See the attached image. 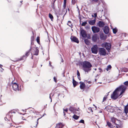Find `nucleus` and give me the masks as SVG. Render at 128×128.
<instances>
[{
  "instance_id": "nucleus-1",
  "label": "nucleus",
  "mask_w": 128,
  "mask_h": 128,
  "mask_svg": "<svg viewBox=\"0 0 128 128\" xmlns=\"http://www.w3.org/2000/svg\"><path fill=\"white\" fill-rule=\"evenodd\" d=\"M82 66L84 70L87 72L91 70V68L92 66L91 63L86 61H84L82 62Z\"/></svg>"
},
{
  "instance_id": "nucleus-2",
  "label": "nucleus",
  "mask_w": 128,
  "mask_h": 128,
  "mask_svg": "<svg viewBox=\"0 0 128 128\" xmlns=\"http://www.w3.org/2000/svg\"><path fill=\"white\" fill-rule=\"evenodd\" d=\"M99 54L100 56H105L106 54V50L104 48H100L98 50Z\"/></svg>"
},
{
  "instance_id": "nucleus-3",
  "label": "nucleus",
  "mask_w": 128,
  "mask_h": 128,
  "mask_svg": "<svg viewBox=\"0 0 128 128\" xmlns=\"http://www.w3.org/2000/svg\"><path fill=\"white\" fill-rule=\"evenodd\" d=\"M118 90L116 89L113 92L111 96V98L114 100H116L118 97Z\"/></svg>"
},
{
  "instance_id": "nucleus-4",
  "label": "nucleus",
  "mask_w": 128,
  "mask_h": 128,
  "mask_svg": "<svg viewBox=\"0 0 128 128\" xmlns=\"http://www.w3.org/2000/svg\"><path fill=\"white\" fill-rule=\"evenodd\" d=\"M111 121L116 124L119 126L120 124V121L118 120L114 117H112L111 118Z\"/></svg>"
},
{
  "instance_id": "nucleus-5",
  "label": "nucleus",
  "mask_w": 128,
  "mask_h": 128,
  "mask_svg": "<svg viewBox=\"0 0 128 128\" xmlns=\"http://www.w3.org/2000/svg\"><path fill=\"white\" fill-rule=\"evenodd\" d=\"M98 47L97 45H94L91 48V50L92 53L96 54L98 52Z\"/></svg>"
},
{
  "instance_id": "nucleus-6",
  "label": "nucleus",
  "mask_w": 128,
  "mask_h": 128,
  "mask_svg": "<svg viewBox=\"0 0 128 128\" xmlns=\"http://www.w3.org/2000/svg\"><path fill=\"white\" fill-rule=\"evenodd\" d=\"M31 50L32 51V53L31 54L32 55L33 54L34 55H38L39 52L38 50L36 48L34 47L32 48Z\"/></svg>"
},
{
  "instance_id": "nucleus-7",
  "label": "nucleus",
  "mask_w": 128,
  "mask_h": 128,
  "mask_svg": "<svg viewBox=\"0 0 128 128\" xmlns=\"http://www.w3.org/2000/svg\"><path fill=\"white\" fill-rule=\"evenodd\" d=\"M103 46L106 48L108 51L110 50L111 48V44L110 43L105 42L103 44Z\"/></svg>"
},
{
  "instance_id": "nucleus-8",
  "label": "nucleus",
  "mask_w": 128,
  "mask_h": 128,
  "mask_svg": "<svg viewBox=\"0 0 128 128\" xmlns=\"http://www.w3.org/2000/svg\"><path fill=\"white\" fill-rule=\"evenodd\" d=\"M91 28L94 33H98L100 31V28L96 26H93Z\"/></svg>"
},
{
  "instance_id": "nucleus-9",
  "label": "nucleus",
  "mask_w": 128,
  "mask_h": 128,
  "mask_svg": "<svg viewBox=\"0 0 128 128\" xmlns=\"http://www.w3.org/2000/svg\"><path fill=\"white\" fill-rule=\"evenodd\" d=\"M126 87L124 85H121L119 87L116 88V90H117L118 91L120 90H122V92H124L126 90Z\"/></svg>"
},
{
  "instance_id": "nucleus-10",
  "label": "nucleus",
  "mask_w": 128,
  "mask_h": 128,
  "mask_svg": "<svg viewBox=\"0 0 128 128\" xmlns=\"http://www.w3.org/2000/svg\"><path fill=\"white\" fill-rule=\"evenodd\" d=\"M13 89L15 91H19V88H18V85L16 82L14 83L12 85Z\"/></svg>"
},
{
  "instance_id": "nucleus-11",
  "label": "nucleus",
  "mask_w": 128,
  "mask_h": 128,
  "mask_svg": "<svg viewBox=\"0 0 128 128\" xmlns=\"http://www.w3.org/2000/svg\"><path fill=\"white\" fill-rule=\"evenodd\" d=\"M70 39L72 42H76L78 44L79 43V41L78 39L75 36H71L70 38Z\"/></svg>"
},
{
  "instance_id": "nucleus-12",
  "label": "nucleus",
  "mask_w": 128,
  "mask_h": 128,
  "mask_svg": "<svg viewBox=\"0 0 128 128\" xmlns=\"http://www.w3.org/2000/svg\"><path fill=\"white\" fill-rule=\"evenodd\" d=\"M32 49V46H30V49L27 52H26V53L25 55H24L22 57V58H21L19 60H22L24 58H26V57L28 56V55L29 54L30 51Z\"/></svg>"
},
{
  "instance_id": "nucleus-13",
  "label": "nucleus",
  "mask_w": 128,
  "mask_h": 128,
  "mask_svg": "<svg viewBox=\"0 0 128 128\" xmlns=\"http://www.w3.org/2000/svg\"><path fill=\"white\" fill-rule=\"evenodd\" d=\"M104 33L106 34H108L109 32V28L107 26H105L103 29Z\"/></svg>"
},
{
  "instance_id": "nucleus-14",
  "label": "nucleus",
  "mask_w": 128,
  "mask_h": 128,
  "mask_svg": "<svg viewBox=\"0 0 128 128\" xmlns=\"http://www.w3.org/2000/svg\"><path fill=\"white\" fill-rule=\"evenodd\" d=\"M64 125L62 123L60 122L56 124L55 128H62Z\"/></svg>"
},
{
  "instance_id": "nucleus-15",
  "label": "nucleus",
  "mask_w": 128,
  "mask_h": 128,
  "mask_svg": "<svg viewBox=\"0 0 128 128\" xmlns=\"http://www.w3.org/2000/svg\"><path fill=\"white\" fill-rule=\"evenodd\" d=\"M80 33L82 36L83 38H85L87 36L85 31L83 29L81 30Z\"/></svg>"
},
{
  "instance_id": "nucleus-16",
  "label": "nucleus",
  "mask_w": 128,
  "mask_h": 128,
  "mask_svg": "<svg viewBox=\"0 0 128 128\" xmlns=\"http://www.w3.org/2000/svg\"><path fill=\"white\" fill-rule=\"evenodd\" d=\"M12 112H9L8 114H7L6 116V117L5 118V120H8L9 119L8 118H11V114Z\"/></svg>"
},
{
  "instance_id": "nucleus-17",
  "label": "nucleus",
  "mask_w": 128,
  "mask_h": 128,
  "mask_svg": "<svg viewBox=\"0 0 128 128\" xmlns=\"http://www.w3.org/2000/svg\"><path fill=\"white\" fill-rule=\"evenodd\" d=\"M124 111L126 113V118H127L128 117V116L127 114L128 113V104L124 108Z\"/></svg>"
},
{
  "instance_id": "nucleus-18",
  "label": "nucleus",
  "mask_w": 128,
  "mask_h": 128,
  "mask_svg": "<svg viewBox=\"0 0 128 128\" xmlns=\"http://www.w3.org/2000/svg\"><path fill=\"white\" fill-rule=\"evenodd\" d=\"M98 24L100 27L102 28L104 26L105 24L103 22L100 21L98 22Z\"/></svg>"
},
{
  "instance_id": "nucleus-19",
  "label": "nucleus",
  "mask_w": 128,
  "mask_h": 128,
  "mask_svg": "<svg viewBox=\"0 0 128 128\" xmlns=\"http://www.w3.org/2000/svg\"><path fill=\"white\" fill-rule=\"evenodd\" d=\"M80 89H84L85 87V84L82 82H80Z\"/></svg>"
},
{
  "instance_id": "nucleus-20",
  "label": "nucleus",
  "mask_w": 128,
  "mask_h": 128,
  "mask_svg": "<svg viewBox=\"0 0 128 128\" xmlns=\"http://www.w3.org/2000/svg\"><path fill=\"white\" fill-rule=\"evenodd\" d=\"M96 22V19L94 20H91L89 22V24L90 25H93Z\"/></svg>"
},
{
  "instance_id": "nucleus-21",
  "label": "nucleus",
  "mask_w": 128,
  "mask_h": 128,
  "mask_svg": "<svg viewBox=\"0 0 128 128\" xmlns=\"http://www.w3.org/2000/svg\"><path fill=\"white\" fill-rule=\"evenodd\" d=\"M73 78L72 79V82L73 85L74 87H75L77 84V82L74 80V76H73Z\"/></svg>"
},
{
  "instance_id": "nucleus-22",
  "label": "nucleus",
  "mask_w": 128,
  "mask_h": 128,
  "mask_svg": "<svg viewBox=\"0 0 128 128\" xmlns=\"http://www.w3.org/2000/svg\"><path fill=\"white\" fill-rule=\"evenodd\" d=\"M97 37L96 36L93 35L92 36V40L94 42H96L97 41Z\"/></svg>"
},
{
  "instance_id": "nucleus-23",
  "label": "nucleus",
  "mask_w": 128,
  "mask_h": 128,
  "mask_svg": "<svg viewBox=\"0 0 128 128\" xmlns=\"http://www.w3.org/2000/svg\"><path fill=\"white\" fill-rule=\"evenodd\" d=\"M84 42L85 44L87 45H89L90 44V42L89 40L87 39H85L84 40Z\"/></svg>"
},
{
  "instance_id": "nucleus-24",
  "label": "nucleus",
  "mask_w": 128,
  "mask_h": 128,
  "mask_svg": "<svg viewBox=\"0 0 128 128\" xmlns=\"http://www.w3.org/2000/svg\"><path fill=\"white\" fill-rule=\"evenodd\" d=\"M121 71L125 72H128V68H123L122 69Z\"/></svg>"
},
{
  "instance_id": "nucleus-25",
  "label": "nucleus",
  "mask_w": 128,
  "mask_h": 128,
  "mask_svg": "<svg viewBox=\"0 0 128 128\" xmlns=\"http://www.w3.org/2000/svg\"><path fill=\"white\" fill-rule=\"evenodd\" d=\"M72 118L76 120H77L79 118V116H77L76 114H74Z\"/></svg>"
},
{
  "instance_id": "nucleus-26",
  "label": "nucleus",
  "mask_w": 128,
  "mask_h": 128,
  "mask_svg": "<svg viewBox=\"0 0 128 128\" xmlns=\"http://www.w3.org/2000/svg\"><path fill=\"white\" fill-rule=\"evenodd\" d=\"M118 30L116 28L112 29V31L113 33L114 34H116Z\"/></svg>"
},
{
  "instance_id": "nucleus-27",
  "label": "nucleus",
  "mask_w": 128,
  "mask_h": 128,
  "mask_svg": "<svg viewBox=\"0 0 128 128\" xmlns=\"http://www.w3.org/2000/svg\"><path fill=\"white\" fill-rule=\"evenodd\" d=\"M111 68L112 66L110 65H108L107 66V68H106V70H107V71H108L111 69Z\"/></svg>"
},
{
  "instance_id": "nucleus-28",
  "label": "nucleus",
  "mask_w": 128,
  "mask_h": 128,
  "mask_svg": "<svg viewBox=\"0 0 128 128\" xmlns=\"http://www.w3.org/2000/svg\"><path fill=\"white\" fill-rule=\"evenodd\" d=\"M69 110L71 112H74V107L71 106Z\"/></svg>"
},
{
  "instance_id": "nucleus-29",
  "label": "nucleus",
  "mask_w": 128,
  "mask_h": 128,
  "mask_svg": "<svg viewBox=\"0 0 128 128\" xmlns=\"http://www.w3.org/2000/svg\"><path fill=\"white\" fill-rule=\"evenodd\" d=\"M49 18L51 19V20H52L53 19V17L52 15L50 13L49 14Z\"/></svg>"
},
{
  "instance_id": "nucleus-30",
  "label": "nucleus",
  "mask_w": 128,
  "mask_h": 128,
  "mask_svg": "<svg viewBox=\"0 0 128 128\" xmlns=\"http://www.w3.org/2000/svg\"><path fill=\"white\" fill-rule=\"evenodd\" d=\"M110 107H111L110 106H107L106 107L105 109H106V110L108 111V110H110L109 109H110Z\"/></svg>"
},
{
  "instance_id": "nucleus-31",
  "label": "nucleus",
  "mask_w": 128,
  "mask_h": 128,
  "mask_svg": "<svg viewBox=\"0 0 128 128\" xmlns=\"http://www.w3.org/2000/svg\"><path fill=\"white\" fill-rule=\"evenodd\" d=\"M36 41L39 44L40 43V37L39 36H38L36 38Z\"/></svg>"
},
{
  "instance_id": "nucleus-32",
  "label": "nucleus",
  "mask_w": 128,
  "mask_h": 128,
  "mask_svg": "<svg viewBox=\"0 0 128 128\" xmlns=\"http://www.w3.org/2000/svg\"><path fill=\"white\" fill-rule=\"evenodd\" d=\"M87 24V22H83L82 24V26H85Z\"/></svg>"
},
{
  "instance_id": "nucleus-33",
  "label": "nucleus",
  "mask_w": 128,
  "mask_h": 128,
  "mask_svg": "<svg viewBox=\"0 0 128 128\" xmlns=\"http://www.w3.org/2000/svg\"><path fill=\"white\" fill-rule=\"evenodd\" d=\"M107 124L108 125V126L110 127L111 126L112 124H111L109 122H107Z\"/></svg>"
},
{
  "instance_id": "nucleus-34",
  "label": "nucleus",
  "mask_w": 128,
  "mask_h": 128,
  "mask_svg": "<svg viewBox=\"0 0 128 128\" xmlns=\"http://www.w3.org/2000/svg\"><path fill=\"white\" fill-rule=\"evenodd\" d=\"M68 25L70 26H72L71 22L70 21H68Z\"/></svg>"
},
{
  "instance_id": "nucleus-35",
  "label": "nucleus",
  "mask_w": 128,
  "mask_h": 128,
  "mask_svg": "<svg viewBox=\"0 0 128 128\" xmlns=\"http://www.w3.org/2000/svg\"><path fill=\"white\" fill-rule=\"evenodd\" d=\"M77 74L78 76V78L79 77L80 78V72H79V71L78 70H77Z\"/></svg>"
},
{
  "instance_id": "nucleus-36",
  "label": "nucleus",
  "mask_w": 128,
  "mask_h": 128,
  "mask_svg": "<svg viewBox=\"0 0 128 128\" xmlns=\"http://www.w3.org/2000/svg\"><path fill=\"white\" fill-rule=\"evenodd\" d=\"M34 40V36H32L31 37V46L32 45V41Z\"/></svg>"
},
{
  "instance_id": "nucleus-37",
  "label": "nucleus",
  "mask_w": 128,
  "mask_h": 128,
  "mask_svg": "<svg viewBox=\"0 0 128 128\" xmlns=\"http://www.w3.org/2000/svg\"><path fill=\"white\" fill-rule=\"evenodd\" d=\"M88 110H89V111L90 112H93L92 110L91 107H89V108H88Z\"/></svg>"
},
{
  "instance_id": "nucleus-38",
  "label": "nucleus",
  "mask_w": 128,
  "mask_h": 128,
  "mask_svg": "<svg viewBox=\"0 0 128 128\" xmlns=\"http://www.w3.org/2000/svg\"><path fill=\"white\" fill-rule=\"evenodd\" d=\"M79 123H82L83 124L84 123V121L83 120H81L79 122Z\"/></svg>"
},
{
  "instance_id": "nucleus-39",
  "label": "nucleus",
  "mask_w": 128,
  "mask_h": 128,
  "mask_svg": "<svg viewBox=\"0 0 128 128\" xmlns=\"http://www.w3.org/2000/svg\"><path fill=\"white\" fill-rule=\"evenodd\" d=\"M124 84L126 86L128 85V81H126L124 82Z\"/></svg>"
},
{
  "instance_id": "nucleus-40",
  "label": "nucleus",
  "mask_w": 128,
  "mask_h": 128,
  "mask_svg": "<svg viewBox=\"0 0 128 128\" xmlns=\"http://www.w3.org/2000/svg\"><path fill=\"white\" fill-rule=\"evenodd\" d=\"M30 113H33L34 114H35L36 112L34 110H30Z\"/></svg>"
},
{
  "instance_id": "nucleus-41",
  "label": "nucleus",
  "mask_w": 128,
  "mask_h": 128,
  "mask_svg": "<svg viewBox=\"0 0 128 128\" xmlns=\"http://www.w3.org/2000/svg\"><path fill=\"white\" fill-rule=\"evenodd\" d=\"M100 38L101 39H104V36L103 34L101 35L100 36Z\"/></svg>"
},
{
  "instance_id": "nucleus-42",
  "label": "nucleus",
  "mask_w": 128,
  "mask_h": 128,
  "mask_svg": "<svg viewBox=\"0 0 128 128\" xmlns=\"http://www.w3.org/2000/svg\"><path fill=\"white\" fill-rule=\"evenodd\" d=\"M51 6L52 8L53 9H55L54 6V3H52Z\"/></svg>"
},
{
  "instance_id": "nucleus-43",
  "label": "nucleus",
  "mask_w": 128,
  "mask_h": 128,
  "mask_svg": "<svg viewBox=\"0 0 128 128\" xmlns=\"http://www.w3.org/2000/svg\"><path fill=\"white\" fill-rule=\"evenodd\" d=\"M72 3L73 4H75V0H72Z\"/></svg>"
},
{
  "instance_id": "nucleus-44",
  "label": "nucleus",
  "mask_w": 128,
  "mask_h": 128,
  "mask_svg": "<svg viewBox=\"0 0 128 128\" xmlns=\"http://www.w3.org/2000/svg\"><path fill=\"white\" fill-rule=\"evenodd\" d=\"M54 81L56 82V79L55 77H54Z\"/></svg>"
},
{
  "instance_id": "nucleus-45",
  "label": "nucleus",
  "mask_w": 128,
  "mask_h": 128,
  "mask_svg": "<svg viewBox=\"0 0 128 128\" xmlns=\"http://www.w3.org/2000/svg\"><path fill=\"white\" fill-rule=\"evenodd\" d=\"M63 110L64 112H68V109L67 108L66 109H63Z\"/></svg>"
},
{
  "instance_id": "nucleus-46",
  "label": "nucleus",
  "mask_w": 128,
  "mask_h": 128,
  "mask_svg": "<svg viewBox=\"0 0 128 128\" xmlns=\"http://www.w3.org/2000/svg\"><path fill=\"white\" fill-rule=\"evenodd\" d=\"M52 93H51L50 94V96H49V98L51 99V102H52V98H51V95H52Z\"/></svg>"
},
{
  "instance_id": "nucleus-47",
  "label": "nucleus",
  "mask_w": 128,
  "mask_h": 128,
  "mask_svg": "<svg viewBox=\"0 0 128 128\" xmlns=\"http://www.w3.org/2000/svg\"><path fill=\"white\" fill-rule=\"evenodd\" d=\"M106 99V97H104L103 98V102Z\"/></svg>"
},
{
  "instance_id": "nucleus-48",
  "label": "nucleus",
  "mask_w": 128,
  "mask_h": 128,
  "mask_svg": "<svg viewBox=\"0 0 128 128\" xmlns=\"http://www.w3.org/2000/svg\"><path fill=\"white\" fill-rule=\"evenodd\" d=\"M40 118H38V119H37V124H36V126H35V127H36L37 126V125L38 124V120Z\"/></svg>"
},
{
  "instance_id": "nucleus-49",
  "label": "nucleus",
  "mask_w": 128,
  "mask_h": 128,
  "mask_svg": "<svg viewBox=\"0 0 128 128\" xmlns=\"http://www.w3.org/2000/svg\"><path fill=\"white\" fill-rule=\"evenodd\" d=\"M92 1L94 2H98L99 1L98 0H92Z\"/></svg>"
},
{
  "instance_id": "nucleus-50",
  "label": "nucleus",
  "mask_w": 128,
  "mask_h": 128,
  "mask_svg": "<svg viewBox=\"0 0 128 128\" xmlns=\"http://www.w3.org/2000/svg\"><path fill=\"white\" fill-rule=\"evenodd\" d=\"M59 54L60 55V56H61V58H62V60H61L62 62H64V60H63V59L62 58V57L61 55L60 54Z\"/></svg>"
},
{
  "instance_id": "nucleus-51",
  "label": "nucleus",
  "mask_w": 128,
  "mask_h": 128,
  "mask_svg": "<svg viewBox=\"0 0 128 128\" xmlns=\"http://www.w3.org/2000/svg\"><path fill=\"white\" fill-rule=\"evenodd\" d=\"M94 17L95 18H96L97 16V13H95L94 14Z\"/></svg>"
},
{
  "instance_id": "nucleus-52",
  "label": "nucleus",
  "mask_w": 128,
  "mask_h": 128,
  "mask_svg": "<svg viewBox=\"0 0 128 128\" xmlns=\"http://www.w3.org/2000/svg\"><path fill=\"white\" fill-rule=\"evenodd\" d=\"M66 7V4H64V5L63 6V7L64 8H65Z\"/></svg>"
},
{
  "instance_id": "nucleus-53",
  "label": "nucleus",
  "mask_w": 128,
  "mask_h": 128,
  "mask_svg": "<svg viewBox=\"0 0 128 128\" xmlns=\"http://www.w3.org/2000/svg\"><path fill=\"white\" fill-rule=\"evenodd\" d=\"M122 92V91H121V93H120V95H119V96H120V95H121L122 94L123 92Z\"/></svg>"
},
{
  "instance_id": "nucleus-54",
  "label": "nucleus",
  "mask_w": 128,
  "mask_h": 128,
  "mask_svg": "<svg viewBox=\"0 0 128 128\" xmlns=\"http://www.w3.org/2000/svg\"><path fill=\"white\" fill-rule=\"evenodd\" d=\"M63 113H64V117L65 118V116H66V113L65 112H63Z\"/></svg>"
},
{
  "instance_id": "nucleus-55",
  "label": "nucleus",
  "mask_w": 128,
  "mask_h": 128,
  "mask_svg": "<svg viewBox=\"0 0 128 128\" xmlns=\"http://www.w3.org/2000/svg\"><path fill=\"white\" fill-rule=\"evenodd\" d=\"M66 0H64V4H66Z\"/></svg>"
},
{
  "instance_id": "nucleus-56",
  "label": "nucleus",
  "mask_w": 128,
  "mask_h": 128,
  "mask_svg": "<svg viewBox=\"0 0 128 128\" xmlns=\"http://www.w3.org/2000/svg\"><path fill=\"white\" fill-rule=\"evenodd\" d=\"M24 123V122L22 121L20 122V124H23Z\"/></svg>"
},
{
  "instance_id": "nucleus-57",
  "label": "nucleus",
  "mask_w": 128,
  "mask_h": 128,
  "mask_svg": "<svg viewBox=\"0 0 128 128\" xmlns=\"http://www.w3.org/2000/svg\"><path fill=\"white\" fill-rule=\"evenodd\" d=\"M49 65L50 66H52V65L51 64H50V62H49Z\"/></svg>"
},
{
  "instance_id": "nucleus-58",
  "label": "nucleus",
  "mask_w": 128,
  "mask_h": 128,
  "mask_svg": "<svg viewBox=\"0 0 128 128\" xmlns=\"http://www.w3.org/2000/svg\"><path fill=\"white\" fill-rule=\"evenodd\" d=\"M2 65L0 64V67L2 68Z\"/></svg>"
},
{
  "instance_id": "nucleus-59",
  "label": "nucleus",
  "mask_w": 128,
  "mask_h": 128,
  "mask_svg": "<svg viewBox=\"0 0 128 128\" xmlns=\"http://www.w3.org/2000/svg\"><path fill=\"white\" fill-rule=\"evenodd\" d=\"M78 79H79V80H81V78H80V77H78Z\"/></svg>"
},
{
  "instance_id": "nucleus-60",
  "label": "nucleus",
  "mask_w": 128,
  "mask_h": 128,
  "mask_svg": "<svg viewBox=\"0 0 128 128\" xmlns=\"http://www.w3.org/2000/svg\"><path fill=\"white\" fill-rule=\"evenodd\" d=\"M53 3H54V4L56 1L54 0H53Z\"/></svg>"
},
{
  "instance_id": "nucleus-61",
  "label": "nucleus",
  "mask_w": 128,
  "mask_h": 128,
  "mask_svg": "<svg viewBox=\"0 0 128 128\" xmlns=\"http://www.w3.org/2000/svg\"><path fill=\"white\" fill-rule=\"evenodd\" d=\"M100 112V113H102V110H100L99 111Z\"/></svg>"
},
{
  "instance_id": "nucleus-62",
  "label": "nucleus",
  "mask_w": 128,
  "mask_h": 128,
  "mask_svg": "<svg viewBox=\"0 0 128 128\" xmlns=\"http://www.w3.org/2000/svg\"><path fill=\"white\" fill-rule=\"evenodd\" d=\"M33 56H32V57H31V58L32 59H33Z\"/></svg>"
},
{
  "instance_id": "nucleus-63",
  "label": "nucleus",
  "mask_w": 128,
  "mask_h": 128,
  "mask_svg": "<svg viewBox=\"0 0 128 128\" xmlns=\"http://www.w3.org/2000/svg\"><path fill=\"white\" fill-rule=\"evenodd\" d=\"M96 80H97L96 79H95V82H96Z\"/></svg>"
},
{
  "instance_id": "nucleus-64",
  "label": "nucleus",
  "mask_w": 128,
  "mask_h": 128,
  "mask_svg": "<svg viewBox=\"0 0 128 128\" xmlns=\"http://www.w3.org/2000/svg\"><path fill=\"white\" fill-rule=\"evenodd\" d=\"M90 100L91 101H92V100L90 98Z\"/></svg>"
}]
</instances>
